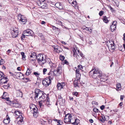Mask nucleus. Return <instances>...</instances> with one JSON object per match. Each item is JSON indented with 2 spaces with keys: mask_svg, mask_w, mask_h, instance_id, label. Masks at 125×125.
<instances>
[{
  "mask_svg": "<svg viewBox=\"0 0 125 125\" xmlns=\"http://www.w3.org/2000/svg\"><path fill=\"white\" fill-rule=\"evenodd\" d=\"M112 3L114 5L117 6H118L119 3L118 0H112Z\"/></svg>",
  "mask_w": 125,
  "mask_h": 125,
  "instance_id": "obj_25",
  "label": "nucleus"
},
{
  "mask_svg": "<svg viewBox=\"0 0 125 125\" xmlns=\"http://www.w3.org/2000/svg\"><path fill=\"white\" fill-rule=\"evenodd\" d=\"M76 73H79V69H77L75 71Z\"/></svg>",
  "mask_w": 125,
  "mask_h": 125,
  "instance_id": "obj_60",
  "label": "nucleus"
},
{
  "mask_svg": "<svg viewBox=\"0 0 125 125\" xmlns=\"http://www.w3.org/2000/svg\"><path fill=\"white\" fill-rule=\"evenodd\" d=\"M36 58L38 63L40 65L43 64L46 62V56L45 54H39Z\"/></svg>",
  "mask_w": 125,
  "mask_h": 125,
  "instance_id": "obj_3",
  "label": "nucleus"
},
{
  "mask_svg": "<svg viewBox=\"0 0 125 125\" xmlns=\"http://www.w3.org/2000/svg\"><path fill=\"white\" fill-rule=\"evenodd\" d=\"M49 60L50 61V62H49V64L51 67L52 68H54L56 67V65L51 61L50 59H49Z\"/></svg>",
  "mask_w": 125,
  "mask_h": 125,
  "instance_id": "obj_24",
  "label": "nucleus"
},
{
  "mask_svg": "<svg viewBox=\"0 0 125 125\" xmlns=\"http://www.w3.org/2000/svg\"><path fill=\"white\" fill-rule=\"evenodd\" d=\"M112 24L114 25V26L115 27V28L116 27L117 21H113Z\"/></svg>",
  "mask_w": 125,
  "mask_h": 125,
  "instance_id": "obj_49",
  "label": "nucleus"
},
{
  "mask_svg": "<svg viewBox=\"0 0 125 125\" xmlns=\"http://www.w3.org/2000/svg\"><path fill=\"white\" fill-rule=\"evenodd\" d=\"M10 99H8V100H6L7 101L6 103L7 104H9L11 105V106L12 104L13 103V101H11L9 100Z\"/></svg>",
  "mask_w": 125,
  "mask_h": 125,
  "instance_id": "obj_37",
  "label": "nucleus"
},
{
  "mask_svg": "<svg viewBox=\"0 0 125 125\" xmlns=\"http://www.w3.org/2000/svg\"><path fill=\"white\" fill-rule=\"evenodd\" d=\"M103 11H101L99 12V15L100 16H101L103 15Z\"/></svg>",
  "mask_w": 125,
  "mask_h": 125,
  "instance_id": "obj_56",
  "label": "nucleus"
},
{
  "mask_svg": "<svg viewBox=\"0 0 125 125\" xmlns=\"http://www.w3.org/2000/svg\"><path fill=\"white\" fill-rule=\"evenodd\" d=\"M45 0H37L36 2L37 3L38 5L42 7L44 4H45Z\"/></svg>",
  "mask_w": 125,
  "mask_h": 125,
  "instance_id": "obj_18",
  "label": "nucleus"
},
{
  "mask_svg": "<svg viewBox=\"0 0 125 125\" xmlns=\"http://www.w3.org/2000/svg\"><path fill=\"white\" fill-rule=\"evenodd\" d=\"M48 74L49 75L48 78L52 80L53 79L54 76H56V73H55L54 71H53L51 70H50Z\"/></svg>",
  "mask_w": 125,
  "mask_h": 125,
  "instance_id": "obj_13",
  "label": "nucleus"
},
{
  "mask_svg": "<svg viewBox=\"0 0 125 125\" xmlns=\"http://www.w3.org/2000/svg\"><path fill=\"white\" fill-rule=\"evenodd\" d=\"M23 117L22 115H19V116L17 117L15 120L14 122L17 125H21L22 124V122H23Z\"/></svg>",
  "mask_w": 125,
  "mask_h": 125,
  "instance_id": "obj_6",
  "label": "nucleus"
},
{
  "mask_svg": "<svg viewBox=\"0 0 125 125\" xmlns=\"http://www.w3.org/2000/svg\"><path fill=\"white\" fill-rule=\"evenodd\" d=\"M47 7V4H45L42 6V8H45L46 7Z\"/></svg>",
  "mask_w": 125,
  "mask_h": 125,
  "instance_id": "obj_61",
  "label": "nucleus"
},
{
  "mask_svg": "<svg viewBox=\"0 0 125 125\" xmlns=\"http://www.w3.org/2000/svg\"><path fill=\"white\" fill-rule=\"evenodd\" d=\"M72 4L74 5H77V2L76 1V0H74L72 2Z\"/></svg>",
  "mask_w": 125,
  "mask_h": 125,
  "instance_id": "obj_51",
  "label": "nucleus"
},
{
  "mask_svg": "<svg viewBox=\"0 0 125 125\" xmlns=\"http://www.w3.org/2000/svg\"><path fill=\"white\" fill-rule=\"evenodd\" d=\"M33 59H31V58H30V60L31 61V62L32 63H34L35 62V60L37 59L36 57H35V58H33Z\"/></svg>",
  "mask_w": 125,
  "mask_h": 125,
  "instance_id": "obj_38",
  "label": "nucleus"
},
{
  "mask_svg": "<svg viewBox=\"0 0 125 125\" xmlns=\"http://www.w3.org/2000/svg\"><path fill=\"white\" fill-rule=\"evenodd\" d=\"M19 30L18 28H13L11 31V34L13 38H15L18 36Z\"/></svg>",
  "mask_w": 125,
  "mask_h": 125,
  "instance_id": "obj_5",
  "label": "nucleus"
},
{
  "mask_svg": "<svg viewBox=\"0 0 125 125\" xmlns=\"http://www.w3.org/2000/svg\"><path fill=\"white\" fill-rule=\"evenodd\" d=\"M73 84L75 87L78 86V80H75L74 81Z\"/></svg>",
  "mask_w": 125,
  "mask_h": 125,
  "instance_id": "obj_29",
  "label": "nucleus"
},
{
  "mask_svg": "<svg viewBox=\"0 0 125 125\" xmlns=\"http://www.w3.org/2000/svg\"><path fill=\"white\" fill-rule=\"evenodd\" d=\"M47 71V69L46 68H44L43 70V74H45L46 73V72Z\"/></svg>",
  "mask_w": 125,
  "mask_h": 125,
  "instance_id": "obj_46",
  "label": "nucleus"
},
{
  "mask_svg": "<svg viewBox=\"0 0 125 125\" xmlns=\"http://www.w3.org/2000/svg\"><path fill=\"white\" fill-rule=\"evenodd\" d=\"M78 69H80V70L82 71H83L82 70L83 68V67L82 65H79L78 66Z\"/></svg>",
  "mask_w": 125,
  "mask_h": 125,
  "instance_id": "obj_47",
  "label": "nucleus"
},
{
  "mask_svg": "<svg viewBox=\"0 0 125 125\" xmlns=\"http://www.w3.org/2000/svg\"><path fill=\"white\" fill-rule=\"evenodd\" d=\"M115 27L114 26V25L112 24L111 26V28L112 31H114L116 29V27Z\"/></svg>",
  "mask_w": 125,
  "mask_h": 125,
  "instance_id": "obj_44",
  "label": "nucleus"
},
{
  "mask_svg": "<svg viewBox=\"0 0 125 125\" xmlns=\"http://www.w3.org/2000/svg\"><path fill=\"white\" fill-rule=\"evenodd\" d=\"M100 120L101 122L104 123V121L106 120L105 117L104 115L103 116H102L100 118Z\"/></svg>",
  "mask_w": 125,
  "mask_h": 125,
  "instance_id": "obj_33",
  "label": "nucleus"
},
{
  "mask_svg": "<svg viewBox=\"0 0 125 125\" xmlns=\"http://www.w3.org/2000/svg\"><path fill=\"white\" fill-rule=\"evenodd\" d=\"M107 44V45L110 50V49L111 50H114L115 49V47L114 42L113 41H109L108 42Z\"/></svg>",
  "mask_w": 125,
  "mask_h": 125,
  "instance_id": "obj_8",
  "label": "nucleus"
},
{
  "mask_svg": "<svg viewBox=\"0 0 125 125\" xmlns=\"http://www.w3.org/2000/svg\"><path fill=\"white\" fill-rule=\"evenodd\" d=\"M31 73L30 70L28 68L26 72V75H28L30 74Z\"/></svg>",
  "mask_w": 125,
  "mask_h": 125,
  "instance_id": "obj_40",
  "label": "nucleus"
},
{
  "mask_svg": "<svg viewBox=\"0 0 125 125\" xmlns=\"http://www.w3.org/2000/svg\"><path fill=\"white\" fill-rule=\"evenodd\" d=\"M77 52L78 53L77 54V56H78V57H80V56H81L82 57H83L84 56L83 55V54L82 53L80 52H79V50H77Z\"/></svg>",
  "mask_w": 125,
  "mask_h": 125,
  "instance_id": "obj_30",
  "label": "nucleus"
},
{
  "mask_svg": "<svg viewBox=\"0 0 125 125\" xmlns=\"http://www.w3.org/2000/svg\"><path fill=\"white\" fill-rule=\"evenodd\" d=\"M66 85V83L64 82L61 83H58L57 85V87L58 90H61Z\"/></svg>",
  "mask_w": 125,
  "mask_h": 125,
  "instance_id": "obj_12",
  "label": "nucleus"
},
{
  "mask_svg": "<svg viewBox=\"0 0 125 125\" xmlns=\"http://www.w3.org/2000/svg\"><path fill=\"white\" fill-rule=\"evenodd\" d=\"M71 120L70 122L73 124L75 125L76 124H77L79 123V120L78 119H76L74 117H72L71 119Z\"/></svg>",
  "mask_w": 125,
  "mask_h": 125,
  "instance_id": "obj_16",
  "label": "nucleus"
},
{
  "mask_svg": "<svg viewBox=\"0 0 125 125\" xmlns=\"http://www.w3.org/2000/svg\"><path fill=\"white\" fill-rule=\"evenodd\" d=\"M11 106L16 108H20L21 107V104L17 102L13 101Z\"/></svg>",
  "mask_w": 125,
  "mask_h": 125,
  "instance_id": "obj_19",
  "label": "nucleus"
},
{
  "mask_svg": "<svg viewBox=\"0 0 125 125\" xmlns=\"http://www.w3.org/2000/svg\"><path fill=\"white\" fill-rule=\"evenodd\" d=\"M4 63V61L3 60V59H1L0 61V65H1L3 64Z\"/></svg>",
  "mask_w": 125,
  "mask_h": 125,
  "instance_id": "obj_52",
  "label": "nucleus"
},
{
  "mask_svg": "<svg viewBox=\"0 0 125 125\" xmlns=\"http://www.w3.org/2000/svg\"><path fill=\"white\" fill-rule=\"evenodd\" d=\"M103 21L106 23L108 22V20L106 16H104L103 17Z\"/></svg>",
  "mask_w": 125,
  "mask_h": 125,
  "instance_id": "obj_32",
  "label": "nucleus"
},
{
  "mask_svg": "<svg viewBox=\"0 0 125 125\" xmlns=\"http://www.w3.org/2000/svg\"><path fill=\"white\" fill-rule=\"evenodd\" d=\"M43 92L41 91L39 89H36L35 90V98H37L38 97L40 96L39 100L42 101H45L47 98L49 97H48L47 95L45 94H43Z\"/></svg>",
  "mask_w": 125,
  "mask_h": 125,
  "instance_id": "obj_2",
  "label": "nucleus"
},
{
  "mask_svg": "<svg viewBox=\"0 0 125 125\" xmlns=\"http://www.w3.org/2000/svg\"><path fill=\"white\" fill-rule=\"evenodd\" d=\"M22 93L20 89L16 91V96L17 97H22Z\"/></svg>",
  "mask_w": 125,
  "mask_h": 125,
  "instance_id": "obj_20",
  "label": "nucleus"
},
{
  "mask_svg": "<svg viewBox=\"0 0 125 125\" xmlns=\"http://www.w3.org/2000/svg\"><path fill=\"white\" fill-rule=\"evenodd\" d=\"M93 111L96 113L100 112L98 109L96 108H94L93 109Z\"/></svg>",
  "mask_w": 125,
  "mask_h": 125,
  "instance_id": "obj_41",
  "label": "nucleus"
},
{
  "mask_svg": "<svg viewBox=\"0 0 125 125\" xmlns=\"http://www.w3.org/2000/svg\"><path fill=\"white\" fill-rule=\"evenodd\" d=\"M77 50H78L77 49H75L74 48L73 50V56L74 57H76L77 59H78L77 58V55L78 53Z\"/></svg>",
  "mask_w": 125,
  "mask_h": 125,
  "instance_id": "obj_22",
  "label": "nucleus"
},
{
  "mask_svg": "<svg viewBox=\"0 0 125 125\" xmlns=\"http://www.w3.org/2000/svg\"><path fill=\"white\" fill-rule=\"evenodd\" d=\"M73 95H74L77 97H78L79 96V94L78 93L76 92H73Z\"/></svg>",
  "mask_w": 125,
  "mask_h": 125,
  "instance_id": "obj_42",
  "label": "nucleus"
},
{
  "mask_svg": "<svg viewBox=\"0 0 125 125\" xmlns=\"http://www.w3.org/2000/svg\"><path fill=\"white\" fill-rule=\"evenodd\" d=\"M46 102V105L48 107H50L51 104V103L50 102V99L49 98H47V99L45 101Z\"/></svg>",
  "mask_w": 125,
  "mask_h": 125,
  "instance_id": "obj_26",
  "label": "nucleus"
},
{
  "mask_svg": "<svg viewBox=\"0 0 125 125\" xmlns=\"http://www.w3.org/2000/svg\"><path fill=\"white\" fill-rule=\"evenodd\" d=\"M90 122L91 123H92L93 122V120L92 119H90L89 120Z\"/></svg>",
  "mask_w": 125,
  "mask_h": 125,
  "instance_id": "obj_64",
  "label": "nucleus"
},
{
  "mask_svg": "<svg viewBox=\"0 0 125 125\" xmlns=\"http://www.w3.org/2000/svg\"><path fill=\"white\" fill-rule=\"evenodd\" d=\"M92 104H95L98 105V104L97 102L95 101H93L92 102Z\"/></svg>",
  "mask_w": 125,
  "mask_h": 125,
  "instance_id": "obj_50",
  "label": "nucleus"
},
{
  "mask_svg": "<svg viewBox=\"0 0 125 125\" xmlns=\"http://www.w3.org/2000/svg\"><path fill=\"white\" fill-rule=\"evenodd\" d=\"M22 59L23 60H26V59H25L26 56L25 55H23V56H22Z\"/></svg>",
  "mask_w": 125,
  "mask_h": 125,
  "instance_id": "obj_62",
  "label": "nucleus"
},
{
  "mask_svg": "<svg viewBox=\"0 0 125 125\" xmlns=\"http://www.w3.org/2000/svg\"><path fill=\"white\" fill-rule=\"evenodd\" d=\"M32 106L34 107L33 108H31V107L30 109H32L33 110V116L35 118H36L37 117L38 114V109L37 108L35 105H33Z\"/></svg>",
  "mask_w": 125,
  "mask_h": 125,
  "instance_id": "obj_9",
  "label": "nucleus"
},
{
  "mask_svg": "<svg viewBox=\"0 0 125 125\" xmlns=\"http://www.w3.org/2000/svg\"><path fill=\"white\" fill-rule=\"evenodd\" d=\"M36 53L34 52H32L31 54L30 55V58H35V57H36Z\"/></svg>",
  "mask_w": 125,
  "mask_h": 125,
  "instance_id": "obj_28",
  "label": "nucleus"
},
{
  "mask_svg": "<svg viewBox=\"0 0 125 125\" xmlns=\"http://www.w3.org/2000/svg\"><path fill=\"white\" fill-rule=\"evenodd\" d=\"M33 33V32L30 29H28L25 30L23 32V33L25 36H29L31 35Z\"/></svg>",
  "mask_w": 125,
  "mask_h": 125,
  "instance_id": "obj_14",
  "label": "nucleus"
},
{
  "mask_svg": "<svg viewBox=\"0 0 125 125\" xmlns=\"http://www.w3.org/2000/svg\"><path fill=\"white\" fill-rule=\"evenodd\" d=\"M34 75H35L36 76L38 77L39 75L40 74L38 73L37 72H34L33 73Z\"/></svg>",
  "mask_w": 125,
  "mask_h": 125,
  "instance_id": "obj_48",
  "label": "nucleus"
},
{
  "mask_svg": "<svg viewBox=\"0 0 125 125\" xmlns=\"http://www.w3.org/2000/svg\"><path fill=\"white\" fill-rule=\"evenodd\" d=\"M52 79L49 78H47L44 80H43L42 81V83L46 87L48 86L51 83Z\"/></svg>",
  "mask_w": 125,
  "mask_h": 125,
  "instance_id": "obj_7",
  "label": "nucleus"
},
{
  "mask_svg": "<svg viewBox=\"0 0 125 125\" xmlns=\"http://www.w3.org/2000/svg\"><path fill=\"white\" fill-rule=\"evenodd\" d=\"M116 88H117V90H118V89L121 87V84L119 83H117L116 84Z\"/></svg>",
  "mask_w": 125,
  "mask_h": 125,
  "instance_id": "obj_39",
  "label": "nucleus"
},
{
  "mask_svg": "<svg viewBox=\"0 0 125 125\" xmlns=\"http://www.w3.org/2000/svg\"><path fill=\"white\" fill-rule=\"evenodd\" d=\"M60 60H61L63 61L65 59V57L63 56L60 55Z\"/></svg>",
  "mask_w": 125,
  "mask_h": 125,
  "instance_id": "obj_45",
  "label": "nucleus"
},
{
  "mask_svg": "<svg viewBox=\"0 0 125 125\" xmlns=\"http://www.w3.org/2000/svg\"><path fill=\"white\" fill-rule=\"evenodd\" d=\"M110 10H111V11L112 12H113L114 11V9L113 8H112V7L110 6Z\"/></svg>",
  "mask_w": 125,
  "mask_h": 125,
  "instance_id": "obj_59",
  "label": "nucleus"
},
{
  "mask_svg": "<svg viewBox=\"0 0 125 125\" xmlns=\"http://www.w3.org/2000/svg\"><path fill=\"white\" fill-rule=\"evenodd\" d=\"M10 86L9 84L7 85H5L3 86V87L4 88L7 89H8V88Z\"/></svg>",
  "mask_w": 125,
  "mask_h": 125,
  "instance_id": "obj_43",
  "label": "nucleus"
},
{
  "mask_svg": "<svg viewBox=\"0 0 125 125\" xmlns=\"http://www.w3.org/2000/svg\"><path fill=\"white\" fill-rule=\"evenodd\" d=\"M25 38V35L23 34H22V36H21V40L22 41H23V40H24V39H23V38Z\"/></svg>",
  "mask_w": 125,
  "mask_h": 125,
  "instance_id": "obj_57",
  "label": "nucleus"
},
{
  "mask_svg": "<svg viewBox=\"0 0 125 125\" xmlns=\"http://www.w3.org/2000/svg\"><path fill=\"white\" fill-rule=\"evenodd\" d=\"M89 74L90 76L95 79V83L97 84L102 83V82H105L107 80L106 76L103 75L101 72L97 68H92Z\"/></svg>",
  "mask_w": 125,
  "mask_h": 125,
  "instance_id": "obj_1",
  "label": "nucleus"
},
{
  "mask_svg": "<svg viewBox=\"0 0 125 125\" xmlns=\"http://www.w3.org/2000/svg\"><path fill=\"white\" fill-rule=\"evenodd\" d=\"M53 121H56L57 123H59V125L58 124H57V125H60V123H59L60 121L59 120H58L56 119H53Z\"/></svg>",
  "mask_w": 125,
  "mask_h": 125,
  "instance_id": "obj_53",
  "label": "nucleus"
},
{
  "mask_svg": "<svg viewBox=\"0 0 125 125\" xmlns=\"http://www.w3.org/2000/svg\"><path fill=\"white\" fill-rule=\"evenodd\" d=\"M8 79L6 77H3L0 79V84H5L8 81Z\"/></svg>",
  "mask_w": 125,
  "mask_h": 125,
  "instance_id": "obj_17",
  "label": "nucleus"
},
{
  "mask_svg": "<svg viewBox=\"0 0 125 125\" xmlns=\"http://www.w3.org/2000/svg\"><path fill=\"white\" fill-rule=\"evenodd\" d=\"M4 74L3 73L0 71V78L2 77H3Z\"/></svg>",
  "mask_w": 125,
  "mask_h": 125,
  "instance_id": "obj_54",
  "label": "nucleus"
},
{
  "mask_svg": "<svg viewBox=\"0 0 125 125\" xmlns=\"http://www.w3.org/2000/svg\"><path fill=\"white\" fill-rule=\"evenodd\" d=\"M7 93L5 92L4 93L3 95L1 97V98L2 99H4L6 100H8V99H10L9 97H8L7 95Z\"/></svg>",
  "mask_w": 125,
  "mask_h": 125,
  "instance_id": "obj_21",
  "label": "nucleus"
},
{
  "mask_svg": "<svg viewBox=\"0 0 125 125\" xmlns=\"http://www.w3.org/2000/svg\"><path fill=\"white\" fill-rule=\"evenodd\" d=\"M43 102L41 101H40L39 102L38 105L41 108H42L43 107V105L42 104V103Z\"/></svg>",
  "mask_w": 125,
  "mask_h": 125,
  "instance_id": "obj_36",
  "label": "nucleus"
},
{
  "mask_svg": "<svg viewBox=\"0 0 125 125\" xmlns=\"http://www.w3.org/2000/svg\"><path fill=\"white\" fill-rule=\"evenodd\" d=\"M72 117V115L69 114H67L65 115L64 118V122L66 123L69 122L71 120V119Z\"/></svg>",
  "mask_w": 125,
  "mask_h": 125,
  "instance_id": "obj_10",
  "label": "nucleus"
},
{
  "mask_svg": "<svg viewBox=\"0 0 125 125\" xmlns=\"http://www.w3.org/2000/svg\"><path fill=\"white\" fill-rule=\"evenodd\" d=\"M15 74L17 77L19 78H21L23 76V74L21 72H15Z\"/></svg>",
  "mask_w": 125,
  "mask_h": 125,
  "instance_id": "obj_23",
  "label": "nucleus"
},
{
  "mask_svg": "<svg viewBox=\"0 0 125 125\" xmlns=\"http://www.w3.org/2000/svg\"><path fill=\"white\" fill-rule=\"evenodd\" d=\"M52 28L53 29L56 30V29H58V28L56 27L55 26H52Z\"/></svg>",
  "mask_w": 125,
  "mask_h": 125,
  "instance_id": "obj_63",
  "label": "nucleus"
},
{
  "mask_svg": "<svg viewBox=\"0 0 125 125\" xmlns=\"http://www.w3.org/2000/svg\"><path fill=\"white\" fill-rule=\"evenodd\" d=\"M18 19L19 20L21 24H25L27 21L26 18L24 15L19 14L18 17Z\"/></svg>",
  "mask_w": 125,
  "mask_h": 125,
  "instance_id": "obj_4",
  "label": "nucleus"
},
{
  "mask_svg": "<svg viewBox=\"0 0 125 125\" xmlns=\"http://www.w3.org/2000/svg\"><path fill=\"white\" fill-rule=\"evenodd\" d=\"M55 73H56V75H59L62 73V71L61 67H57L56 69L54 70Z\"/></svg>",
  "mask_w": 125,
  "mask_h": 125,
  "instance_id": "obj_15",
  "label": "nucleus"
},
{
  "mask_svg": "<svg viewBox=\"0 0 125 125\" xmlns=\"http://www.w3.org/2000/svg\"><path fill=\"white\" fill-rule=\"evenodd\" d=\"M56 21V23L57 24H58L59 25H62V23L60 21L58 20V19H55Z\"/></svg>",
  "mask_w": 125,
  "mask_h": 125,
  "instance_id": "obj_35",
  "label": "nucleus"
},
{
  "mask_svg": "<svg viewBox=\"0 0 125 125\" xmlns=\"http://www.w3.org/2000/svg\"><path fill=\"white\" fill-rule=\"evenodd\" d=\"M52 47L54 49V51L56 53H59L61 52L62 51V49L61 48V47L57 45H53L52 46Z\"/></svg>",
  "mask_w": 125,
  "mask_h": 125,
  "instance_id": "obj_11",
  "label": "nucleus"
},
{
  "mask_svg": "<svg viewBox=\"0 0 125 125\" xmlns=\"http://www.w3.org/2000/svg\"><path fill=\"white\" fill-rule=\"evenodd\" d=\"M76 77L78 78H80L81 75L80 73H76Z\"/></svg>",
  "mask_w": 125,
  "mask_h": 125,
  "instance_id": "obj_55",
  "label": "nucleus"
},
{
  "mask_svg": "<svg viewBox=\"0 0 125 125\" xmlns=\"http://www.w3.org/2000/svg\"><path fill=\"white\" fill-rule=\"evenodd\" d=\"M10 121V119L7 118L6 119H4L3 121V123L6 124H7L9 123Z\"/></svg>",
  "mask_w": 125,
  "mask_h": 125,
  "instance_id": "obj_27",
  "label": "nucleus"
},
{
  "mask_svg": "<svg viewBox=\"0 0 125 125\" xmlns=\"http://www.w3.org/2000/svg\"><path fill=\"white\" fill-rule=\"evenodd\" d=\"M104 106L103 105L100 107V108L101 110H103L104 109Z\"/></svg>",
  "mask_w": 125,
  "mask_h": 125,
  "instance_id": "obj_58",
  "label": "nucleus"
},
{
  "mask_svg": "<svg viewBox=\"0 0 125 125\" xmlns=\"http://www.w3.org/2000/svg\"><path fill=\"white\" fill-rule=\"evenodd\" d=\"M14 113L16 115L18 116V117L19 116V115H21V113L18 111H15Z\"/></svg>",
  "mask_w": 125,
  "mask_h": 125,
  "instance_id": "obj_34",
  "label": "nucleus"
},
{
  "mask_svg": "<svg viewBox=\"0 0 125 125\" xmlns=\"http://www.w3.org/2000/svg\"><path fill=\"white\" fill-rule=\"evenodd\" d=\"M58 101L59 102V103L60 104L62 103L63 104H64L65 102V100L64 99H63V98H61L60 99H58Z\"/></svg>",
  "mask_w": 125,
  "mask_h": 125,
  "instance_id": "obj_31",
  "label": "nucleus"
}]
</instances>
